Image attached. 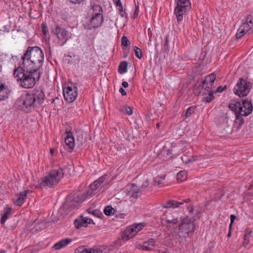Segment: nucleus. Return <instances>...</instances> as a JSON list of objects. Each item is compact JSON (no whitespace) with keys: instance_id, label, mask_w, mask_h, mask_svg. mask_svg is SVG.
I'll list each match as a JSON object with an SVG mask.
<instances>
[{"instance_id":"f257e3e1","label":"nucleus","mask_w":253,"mask_h":253,"mask_svg":"<svg viewBox=\"0 0 253 253\" xmlns=\"http://www.w3.org/2000/svg\"><path fill=\"white\" fill-rule=\"evenodd\" d=\"M32 47L29 46L22 57L23 67L15 68L13 75L20 81L21 86L25 88H32V60H30Z\"/></svg>"},{"instance_id":"f03ea898","label":"nucleus","mask_w":253,"mask_h":253,"mask_svg":"<svg viewBox=\"0 0 253 253\" xmlns=\"http://www.w3.org/2000/svg\"><path fill=\"white\" fill-rule=\"evenodd\" d=\"M64 169L60 168L59 169H52L49 170L46 176L39 185L35 186L36 188H42L43 187H48L54 188L56 187L60 180L64 177Z\"/></svg>"},{"instance_id":"7ed1b4c3","label":"nucleus","mask_w":253,"mask_h":253,"mask_svg":"<svg viewBox=\"0 0 253 253\" xmlns=\"http://www.w3.org/2000/svg\"><path fill=\"white\" fill-rule=\"evenodd\" d=\"M85 199L81 193H75L67 197L63 205L65 210H71L79 206Z\"/></svg>"},{"instance_id":"20e7f679","label":"nucleus","mask_w":253,"mask_h":253,"mask_svg":"<svg viewBox=\"0 0 253 253\" xmlns=\"http://www.w3.org/2000/svg\"><path fill=\"white\" fill-rule=\"evenodd\" d=\"M244 105L248 110L247 112H244L242 109L241 103L239 101H234L229 105V109L234 111L235 114H240L242 116H248L253 111L252 102L247 99L244 100Z\"/></svg>"},{"instance_id":"39448f33","label":"nucleus","mask_w":253,"mask_h":253,"mask_svg":"<svg viewBox=\"0 0 253 253\" xmlns=\"http://www.w3.org/2000/svg\"><path fill=\"white\" fill-rule=\"evenodd\" d=\"M252 87L250 82L243 78H240L233 89V91L240 97L246 96L250 92Z\"/></svg>"},{"instance_id":"423d86ee","label":"nucleus","mask_w":253,"mask_h":253,"mask_svg":"<svg viewBox=\"0 0 253 253\" xmlns=\"http://www.w3.org/2000/svg\"><path fill=\"white\" fill-rule=\"evenodd\" d=\"M251 31L253 33V14L249 15L246 22H244L239 27L236 34L237 39H241L248 32Z\"/></svg>"},{"instance_id":"0eeeda50","label":"nucleus","mask_w":253,"mask_h":253,"mask_svg":"<svg viewBox=\"0 0 253 253\" xmlns=\"http://www.w3.org/2000/svg\"><path fill=\"white\" fill-rule=\"evenodd\" d=\"M194 221L193 218H189L188 216L181 218L178 225L179 230L181 232L186 234L194 232L195 228Z\"/></svg>"},{"instance_id":"6e6552de","label":"nucleus","mask_w":253,"mask_h":253,"mask_svg":"<svg viewBox=\"0 0 253 253\" xmlns=\"http://www.w3.org/2000/svg\"><path fill=\"white\" fill-rule=\"evenodd\" d=\"M17 104L21 107V110L30 113L32 110V94L30 92L27 91L24 99H18Z\"/></svg>"},{"instance_id":"1a4fd4ad","label":"nucleus","mask_w":253,"mask_h":253,"mask_svg":"<svg viewBox=\"0 0 253 253\" xmlns=\"http://www.w3.org/2000/svg\"><path fill=\"white\" fill-rule=\"evenodd\" d=\"M108 174H105L102 176L100 177L99 179L95 180L93 183L90 185V190H88L87 194L90 196L95 194V191L101 187L102 184H107L108 181L106 180Z\"/></svg>"},{"instance_id":"9d476101","label":"nucleus","mask_w":253,"mask_h":253,"mask_svg":"<svg viewBox=\"0 0 253 253\" xmlns=\"http://www.w3.org/2000/svg\"><path fill=\"white\" fill-rule=\"evenodd\" d=\"M162 220L165 221L167 224L176 225L178 223V217L176 213L171 211L168 210L162 216Z\"/></svg>"},{"instance_id":"9b49d317","label":"nucleus","mask_w":253,"mask_h":253,"mask_svg":"<svg viewBox=\"0 0 253 253\" xmlns=\"http://www.w3.org/2000/svg\"><path fill=\"white\" fill-rule=\"evenodd\" d=\"M103 22V17L101 13L94 14L91 18L89 24L85 27L88 30L96 29L100 27Z\"/></svg>"},{"instance_id":"f8f14e48","label":"nucleus","mask_w":253,"mask_h":253,"mask_svg":"<svg viewBox=\"0 0 253 253\" xmlns=\"http://www.w3.org/2000/svg\"><path fill=\"white\" fill-rule=\"evenodd\" d=\"M42 50L38 46L33 47V64H38L37 68H40L43 60Z\"/></svg>"},{"instance_id":"ddd939ff","label":"nucleus","mask_w":253,"mask_h":253,"mask_svg":"<svg viewBox=\"0 0 253 253\" xmlns=\"http://www.w3.org/2000/svg\"><path fill=\"white\" fill-rule=\"evenodd\" d=\"M63 95L65 99L68 102H73L78 95L77 88L68 86L63 88Z\"/></svg>"},{"instance_id":"4468645a","label":"nucleus","mask_w":253,"mask_h":253,"mask_svg":"<svg viewBox=\"0 0 253 253\" xmlns=\"http://www.w3.org/2000/svg\"><path fill=\"white\" fill-rule=\"evenodd\" d=\"M45 95L42 89L35 88L33 91V103L37 102L41 104L44 100Z\"/></svg>"},{"instance_id":"2eb2a0df","label":"nucleus","mask_w":253,"mask_h":253,"mask_svg":"<svg viewBox=\"0 0 253 253\" xmlns=\"http://www.w3.org/2000/svg\"><path fill=\"white\" fill-rule=\"evenodd\" d=\"M52 32L56 35L57 38L59 40H65V42L67 41L68 36V32L64 28H62L59 26H57L55 29L52 30Z\"/></svg>"},{"instance_id":"dca6fc26","label":"nucleus","mask_w":253,"mask_h":253,"mask_svg":"<svg viewBox=\"0 0 253 253\" xmlns=\"http://www.w3.org/2000/svg\"><path fill=\"white\" fill-rule=\"evenodd\" d=\"M45 223L44 217L41 214L39 218L35 219L33 222V226H34L35 231L38 232L41 231L45 227Z\"/></svg>"},{"instance_id":"f3484780","label":"nucleus","mask_w":253,"mask_h":253,"mask_svg":"<svg viewBox=\"0 0 253 253\" xmlns=\"http://www.w3.org/2000/svg\"><path fill=\"white\" fill-rule=\"evenodd\" d=\"M190 201L189 199L182 200V202H178L174 200H169L168 201L165 205H163L162 207L164 208H179L184 203H188Z\"/></svg>"},{"instance_id":"a211bd4d","label":"nucleus","mask_w":253,"mask_h":253,"mask_svg":"<svg viewBox=\"0 0 253 253\" xmlns=\"http://www.w3.org/2000/svg\"><path fill=\"white\" fill-rule=\"evenodd\" d=\"M131 188L127 193V196L130 198L137 199L138 197V194L141 191V190L135 184H131Z\"/></svg>"},{"instance_id":"6ab92c4d","label":"nucleus","mask_w":253,"mask_h":253,"mask_svg":"<svg viewBox=\"0 0 253 253\" xmlns=\"http://www.w3.org/2000/svg\"><path fill=\"white\" fill-rule=\"evenodd\" d=\"M66 134L67 136L65 138V144L66 146L68 147L69 152H71L75 146L74 139L71 131H67Z\"/></svg>"},{"instance_id":"aec40b11","label":"nucleus","mask_w":253,"mask_h":253,"mask_svg":"<svg viewBox=\"0 0 253 253\" xmlns=\"http://www.w3.org/2000/svg\"><path fill=\"white\" fill-rule=\"evenodd\" d=\"M184 7L177 6L175 7L174 13L176 15L178 23H180L183 19V15L189 9H184Z\"/></svg>"},{"instance_id":"412c9836","label":"nucleus","mask_w":253,"mask_h":253,"mask_svg":"<svg viewBox=\"0 0 253 253\" xmlns=\"http://www.w3.org/2000/svg\"><path fill=\"white\" fill-rule=\"evenodd\" d=\"M87 222V218L86 217H84L83 216L81 215L79 217V218L75 220L74 224L77 229H79L83 226L86 227Z\"/></svg>"},{"instance_id":"4be33fe9","label":"nucleus","mask_w":253,"mask_h":253,"mask_svg":"<svg viewBox=\"0 0 253 253\" xmlns=\"http://www.w3.org/2000/svg\"><path fill=\"white\" fill-rule=\"evenodd\" d=\"M26 194L27 192H24V193H20L19 194L16 195L13 199L14 204L18 206H21L26 197Z\"/></svg>"},{"instance_id":"5701e85b","label":"nucleus","mask_w":253,"mask_h":253,"mask_svg":"<svg viewBox=\"0 0 253 253\" xmlns=\"http://www.w3.org/2000/svg\"><path fill=\"white\" fill-rule=\"evenodd\" d=\"M8 92L7 86L0 83V100H3L8 98Z\"/></svg>"},{"instance_id":"b1692460","label":"nucleus","mask_w":253,"mask_h":253,"mask_svg":"<svg viewBox=\"0 0 253 253\" xmlns=\"http://www.w3.org/2000/svg\"><path fill=\"white\" fill-rule=\"evenodd\" d=\"M72 242L71 239H65L59 241L54 245L53 248L55 250H58L66 247L68 244Z\"/></svg>"},{"instance_id":"393cba45","label":"nucleus","mask_w":253,"mask_h":253,"mask_svg":"<svg viewBox=\"0 0 253 253\" xmlns=\"http://www.w3.org/2000/svg\"><path fill=\"white\" fill-rule=\"evenodd\" d=\"M135 232L133 225L127 228L122 235V238L124 240H127L129 238H131L133 235L131 234Z\"/></svg>"},{"instance_id":"a878e982","label":"nucleus","mask_w":253,"mask_h":253,"mask_svg":"<svg viewBox=\"0 0 253 253\" xmlns=\"http://www.w3.org/2000/svg\"><path fill=\"white\" fill-rule=\"evenodd\" d=\"M215 75L214 74H211L206 76L205 80L202 81V84H203V87L206 84H211V86H212V84L215 80Z\"/></svg>"},{"instance_id":"bb28decb","label":"nucleus","mask_w":253,"mask_h":253,"mask_svg":"<svg viewBox=\"0 0 253 253\" xmlns=\"http://www.w3.org/2000/svg\"><path fill=\"white\" fill-rule=\"evenodd\" d=\"M12 209L10 207H6L4 208L3 211V213L2 214L1 219H0V223L1 224H3L5 222L6 220L9 217V215L11 213Z\"/></svg>"},{"instance_id":"cd10ccee","label":"nucleus","mask_w":253,"mask_h":253,"mask_svg":"<svg viewBox=\"0 0 253 253\" xmlns=\"http://www.w3.org/2000/svg\"><path fill=\"white\" fill-rule=\"evenodd\" d=\"M171 154L170 150L163 149V150L157 155V157L160 159H162L163 161H165L167 159L168 156H169Z\"/></svg>"},{"instance_id":"c85d7f7f","label":"nucleus","mask_w":253,"mask_h":253,"mask_svg":"<svg viewBox=\"0 0 253 253\" xmlns=\"http://www.w3.org/2000/svg\"><path fill=\"white\" fill-rule=\"evenodd\" d=\"M177 6L184 7V9H190L191 3L189 0H176Z\"/></svg>"},{"instance_id":"c756f323","label":"nucleus","mask_w":253,"mask_h":253,"mask_svg":"<svg viewBox=\"0 0 253 253\" xmlns=\"http://www.w3.org/2000/svg\"><path fill=\"white\" fill-rule=\"evenodd\" d=\"M242 115L240 114H238L236 115V119L234 121L235 124L237 125L236 128L237 129H240L241 126L244 123V119L242 117Z\"/></svg>"},{"instance_id":"7c9ffc66","label":"nucleus","mask_w":253,"mask_h":253,"mask_svg":"<svg viewBox=\"0 0 253 253\" xmlns=\"http://www.w3.org/2000/svg\"><path fill=\"white\" fill-rule=\"evenodd\" d=\"M127 62L123 61L121 62L119 66L118 72L120 74H123L127 72Z\"/></svg>"},{"instance_id":"2f4dec72","label":"nucleus","mask_w":253,"mask_h":253,"mask_svg":"<svg viewBox=\"0 0 253 253\" xmlns=\"http://www.w3.org/2000/svg\"><path fill=\"white\" fill-rule=\"evenodd\" d=\"M177 179L180 182H182L185 180L187 178V174L186 171L181 170L177 174Z\"/></svg>"},{"instance_id":"473e14b6","label":"nucleus","mask_w":253,"mask_h":253,"mask_svg":"<svg viewBox=\"0 0 253 253\" xmlns=\"http://www.w3.org/2000/svg\"><path fill=\"white\" fill-rule=\"evenodd\" d=\"M154 247V242L152 240L148 241V242H145L143 244V249L149 251L152 249L153 247Z\"/></svg>"},{"instance_id":"72a5a7b5","label":"nucleus","mask_w":253,"mask_h":253,"mask_svg":"<svg viewBox=\"0 0 253 253\" xmlns=\"http://www.w3.org/2000/svg\"><path fill=\"white\" fill-rule=\"evenodd\" d=\"M252 231L247 230L244 236V241L243 245L244 246H246L249 245L250 242V238L252 233Z\"/></svg>"},{"instance_id":"f704fd0d","label":"nucleus","mask_w":253,"mask_h":253,"mask_svg":"<svg viewBox=\"0 0 253 253\" xmlns=\"http://www.w3.org/2000/svg\"><path fill=\"white\" fill-rule=\"evenodd\" d=\"M38 68H37V66L35 67V69H33V81H39L40 77H41V73L38 70Z\"/></svg>"},{"instance_id":"c9c22d12","label":"nucleus","mask_w":253,"mask_h":253,"mask_svg":"<svg viewBox=\"0 0 253 253\" xmlns=\"http://www.w3.org/2000/svg\"><path fill=\"white\" fill-rule=\"evenodd\" d=\"M42 34L45 37V40L46 42H49L50 38L49 37H46L48 33V30L47 26L44 23L42 24Z\"/></svg>"},{"instance_id":"e433bc0d","label":"nucleus","mask_w":253,"mask_h":253,"mask_svg":"<svg viewBox=\"0 0 253 253\" xmlns=\"http://www.w3.org/2000/svg\"><path fill=\"white\" fill-rule=\"evenodd\" d=\"M114 211V209L110 206H107L104 210V212L106 215H111V214H113Z\"/></svg>"},{"instance_id":"4c0bfd02","label":"nucleus","mask_w":253,"mask_h":253,"mask_svg":"<svg viewBox=\"0 0 253 253\" xmlns=\"http://www.w3.org/2000/svg\"><path fill=\"white\" fill-rule=\"evenodd\" d=\"M197 156H191L190 158L187 160L185 157H182V160L185 164H188V163H190L197 161Z\"/></svg>"},{"instance_id":"58836bf2","label":"nucleus","mask_w":253,"mask_h":253,"mask_svg":"<svg viewBox=\"0 0 253 253\" xmlns=\"http://www.w3.org/2000/svg\"><path fill=\"white\" fill-rule=\"evenodd\" d=\"M92 9L94 14L101 13V14H102V8L100 5H95L92 6Z\"/></svg>"},{"instance_id":"ea45409f","label":"nucleus","mask_w":253,"mask_h":253,"mask_svg":"<svg viewBox=\"0 0 253 253\" xmlns=\"http://www.w3.org/2000/svg\"><path fill=\"white\" fill-rule=\"evenodd\" d=\"M166 175H163L160 176H157L155 177L154 182L157 185H160L162 183V181L165 179Z\"/></svg>"},{"instance_id":"a19ab883","label":"nucleus","mask_w":253,"mask_h":253,"mask_svg":"<svg viewBox=\"0 0 253 253\" xmlns=\"http://www.w3.org/2000/svg\"><path fill=\"white\" fill-rule=\"evenodd\" d=\"M196 106H191L189 107L185 113V117L186 118L190 116L195 112Z\"/></svg>"},{"instance_id":"79ce46f5","label":"nucleus","mask_w":253,"mask_h":253,"mask_svg":"<svg viewBox=\"0 0 253 253\" xmlns=\"http://www.w3.org/2000/svg\"><path fill=\"white\" fill-rule=\"evenodd\" d=\"M134 52L135 56L139 59H140L142 57V51L141 49L138 47L137 46L134 47Z\"/></svg>"},{"instance_id":"37998d69","label":"nucleus","mask_w":253,"mask_h":253,"mask_svg":"<svg viewBox=\"0 0 253 253\" xmlns=\"http://www.w3.org/2000/svg\"><path fill=\"white\" fill-rule=\"evenodd\" d=\"M118 10L121 17L123 18L125 17L127 19V14L125 10H124L123 5L118 7Z\"/></svg>"},{"instance_id":"c03bdc74","label":"nucleus","mask_w":253,"mask_h":253,"mask_svg":"<svg viewBox=\"0 0 253 253\" xmlns=\"http://www.w3.org/2000/svg\"><path fill=\"white\" fill-rule=\"evenodd\" d=\"M129 44V42L128 39L126 36H123L122 38V45L127 47Z\"/></svg>"},{"instance_id":"a18cd8bd","label":"nucleus","mask_w":253,"mask_h":253,"mask_svg":"<svg viewBox=\"0 0 253 253\" xmlns=\"http://www.w3.org/2000/svg\"><path fill=\"white\" fill-rule=\"evenodd\" d=\"M149 185V180L148 179H146L143 182L142 185L140 186V189L141 190V191H144Z\"/></svg>"},{"instance_id":"49530a36","label":"nucleus","mask_w":253,"mask_h":253,"mask_svg":"<svg viewBox=\"0 0 253 253\" xmlns=\"http://www.w3.org/2000/svg\"><path fill=\"white\" fill-rule=\"evenodd\" d=\"M91 214L99 218H100L102 216H103L102 213L99 210H93L91 211Z\"/></svg>"},{"instance_id":"de8ad7c7","label":"nucleus","mask_w":253,"mask_h":253,"mask_svg":"<svg viewBox=\"0 0 253 253\" xmlns=\"http://www.w3.org/2000/svg\"><path fill=\"white\" fill-rule=\"evenodd\" d=\"M99 252V250L93 249H86L84 253H98Z\"/></svg>"},{"instance_id":"09e8293b","label":"nucleus","mask_w":253,"mask_h":253,"mask_svg":"<svg viewBox=\"0 0 253 253\" xmlns=\"http://www.w3.org/2000/svg\"><path fill=\"white\" fill-rule=\"evenodd\" d=\"M133 227L135 229V232L137 233L142 229V227H143V225H142V224H138L137 225H133Z\"/></svg>"},{"instance_id":"8fccbe9b","label":"nucleus","mask_w":253,"mask_h":253,"mask_svg":"<svg viewBox=\"0 0 253 253\" xmlns=\"http://www.w3.org/2000/svg\"><path fill=\"white\" fill-rule=\"evenodd\" d=\"M85 250L84 247H79L76 249L75 252V253H84Z\"/></svg>"},{"instance_id":"3c124183","label":"nucleus","mask_w":253,"mask_h":253,"mask_svg":"<svg viewBox=\"0 0 253 253\" xmlns=\"http://www.w3.org/2000/svg\"><path fill=\"white\" fill-rule=\"evenodd\" d=\"M125 113L128 115H132L133 113L132 108L129 106L126 107Z\"/></svg>"},{"instance_id":"603ef678","label":"nucleus","mask_w":253,"mask_h":253,"mask_svg":"<svg viewBox=\"0 0 253 253\" xmlns=\"http://www.w3.org/2000/svg\"><path fill=\"white\" fill-rule=\"evenodd\" d=\"M227 88L226 85L222 87L221 86H219L216 89L215 92H222L223 91L226 90Z\"/></svg>"},{"instance_id":"864d4df0","label":"nucleus","mask_w":253,"mask_h":253,"mask_svg":"<svg viewBox=\"0 0 253 253\" xmlns=\"http://www.w3.org/2000/svg\"><path fill=\"white\" fill-rule=\"evenodd\" d=\"M139 12V6L138 4L135 5V10L133 14V18L135 19L138 16Z\"/></svg>"},{"instance_id":"5fc2aeb1","label":"nucleus","mask_w":253,"mask_h":253,"mask_svg":"<svg viewBox=\"0 0 253 253\" xmlns=\"http://www.w3.org/2000/svg\"><path fill=\"white\" fill-rule=\"evenodd\" d=\"M165 48L167 50L169 48V36L167 35L166 37L165 42L164 43Z\"/></svg>"},{"instance_id":"6e6d98bb","label":"nucleus","mask_w":253,"mask_h":253,"mask_svg":"<svg viewBox=\"0 0 253 253\" xmlns=\"http://www.w3.org/2000/svg\"><path fill=\"white\" fill-rule=\"evenodd\" d=\"M235 218H236V216L234 215L231 214L230 215L231 222H230V224L229 225V227H230V229H231V228H232V226L233 223L235 219Z\"/></svg>"},{"instance_id":"4d7b16f0","label":"nucleus","mask_w":253,"mask_h":253,"mask_svg":"<svg viewBox=\"0 0 253 253\" xmlns=\"http://www.w3.org/2000/svg\"><path fill=\"white\" fill-rule=\"evenodd\" d=\"M211 97H210L209 95L208 96H206V97H204L203 98V101H205V102H210L211 101Z\"/></svg>"},{"instance_id":"13d9d810","label":"nucleus","mask_w":253,"mask_h":253,"mask_svg":"<svg viewBox=\"0 0 253 253\" xmlns=\"http://www.w3.org/2000/svg\"><path fill=\"white\" fill-rule=\"evenodd\" d=\"M188 211H189V212L191 213H193L194 210V207L193 206H190L187 207Z\"/></svg>"},{"instance_id":"bf43d9fd","label":"nucleus","mask_w":253,"mask_h":253,"mask_svg":"<svg viewBox=\"0 0 253 253\" xmlns=\"http://www.w3.org/2000/svg\"><path fill=\"white\" fill-rule=\"evenodd\" d=\"M120 92L122 94L123 96H125L126 95V91L123 89V88L121 87L119 90Z\"/></svg>"},{"instance_id":"052dcab7","label":"nucleus","mask_w":253,"mask_h":253,"mask_svg":"<svg viewBox=\"0 0 253 253\" xmlns=\"http://www.w3.org/2000/svg\"><path fill=\"white\" fill-rule=\"evenodd\" d=\"M212 86H211V84L210 85H207L206 86H204L203 87L205 88V90H207L208 91L210 92L211 91V88Z\"/></svg>"},{"instance_id":"680f3d73","label":"nucleus","mask_w":253,"mask_h":253,"mask_svg":"<svg viewBox=\"0 0 253 253\" xmlns=\"http://www.w3.org/2000/svg\"><path fill=\"white\" fill-rule=\"evenodd\" d=\"M241 107H242V110H243V111L244 112H248V110L247 109H246V107H245V106L244 105V100H242V104H241Z\"/></svg>"},{"instance_id":"e2e57ef3","label":"nucleus","mask_w":253,"mask_h":253,"mask_svg":"<svg viewBox=\"0 0 253 253\" xmlns=\"http://www.w3.org/2000/svg\"><path fill=\"white\" fill-rule=\"evenodd\" d=\"M209 96L210 97H211V100H212L214 98V96H213V92L212 91H210L209 92Z\"/></svg>"},{"instance_id":"0e129e2a","label":"nucleus","mask_w":253,"mask_h":253,"mask_svg":"<svg viewBox=\"0 0 253 253\" xmlns=\"http://www.w3.org/2000/svg\"><path fill=\"white\" fill-rule=\"evenodd\" d=\"M122 85L123 86V87L126 88V87H128V84L127 82L125 81L122 83Z\"/></svg>"},{"instance_id":"69168bd1","label":"nucleus","mask_w":253,"mask_h":253,"mask_svg":"<svg viewBox=\"0 0 253 253\" xmlns=\"http://www.w3.org/2000/svg\"><path fill=\"white\" fill-rule=\"evenodd\" d=\"M114 3H115L116 6H118V7L122 5V4L120 0V2H118L117 1L115 2Z\"/></svg>"},{"instance_id":"338daca9","label":"nucleus","mask_w":253,"mask_h":253,"mask_svg":"<svg viewBox=\"0 0 253 253\" xmlns=\"http://www.w3.org/2000/svg\"><path fill=\"white\" fill-rule=\"evenodd\" d=\"M126 106H124V107H121L120 109V111L122 112H125V111H126Z\"/></svg>"},{"instance_id":"774afa93","label":"nucleus","mask_w":253,"mask_h":253,"mask_svg":"<svg viewBox=\"0 0 253 253\" xmlns=\"http://www.w3.org/2000/svg\"><path fill=\"white\" fill-rule=\"evenodd\" d=\"M91 222H92L93 224H94V223L93 222L92 220L90 218H87V225L88 224H90Z\"/></svg>"}]
</instances>
